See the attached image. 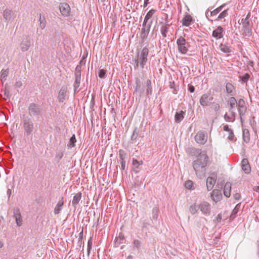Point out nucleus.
I'll return each instance as SVG.
<instances>
[{
	"mask_svg": "<svg viewBox=\"0 0 259 259\" xmlns=\"http://www.w3.org/2000/svg\"><path fill=\"white\" fill-rule=\"evenodd\" d=\"M208 159L206 153L203 152L200 156L193 161V167L197 177L201 178L205 175Z\"/></svg>",
	"mask_w": 259,
	"mask_h": 259,
	"instance_id": "obj_1",
	"label": "nucleus"
},
{
	"mask_svg": "<svg viewBox=\"0 0 259 259\" xmlns=\"http://www.w3.org/2000/svg\"><path fill=\"white\" fill-rule=\"evenodd\" d=\"M149 49L146 47H144L141 51L137 53L133 61L134 62V67L135 69L140 67L144 68L148 61Z\"/></svg>",
	"mask_w": 259,
	"mask_h": 259,
	"instance_id": "obj_2",
	"label": "nucleus"
},
{
	"mask_svg": "<svg viewBox=\"0 0 259 259\" xmlns=\"http://www.w3.org/2000/svg\"><path fill=\"white\" fill-rule=\"evenodd\" d=\"M251 14L249 12L246 16L245 18L241 19V23L242 24V28L246 36L249 37L251 35V28L252 23L250 20Z\"/></svg>",
	"mask_w": 259,
	"mask_h": 259,
	"instance_id": "obj_3",
	"label": "nucleus"
},
{
	"mask_svg": "<svg viewBox=\"0 0 259 259\" xmlns=\"http://www.w3.org/2000/svg\"><path fill=\"white\" fill-rule=\"evenodd\" d=\"M28 112L30 116L37 119L39 118L42 116L41 107L38 104L34 103L29 104L28 107Z\"/></svg>",
	"mask_w": 259,
	"mask_h": 259,
	"instance_id": "obj_4",
	"label": "nucleus"
},
{
	"mask_svg": "<svg viewBox=\"0 0 259 259\" xmlns=\"http://www.w3.org/2000/svg\"><path fill=\"white\" fill-rule=\"evenodd\" d=\"M23 127L27 136L32 134L34 128V125L31 119L28 116L23 119Z\"/></svg>",
	"mask_w": 259,
	"mask_h": 259,
	"instance_id": "obj_5",
	"label": "nucleus"
},
{
	"mask_svg": "<svg viewBox=\"0 0 259 259\" xmlns=\"http://www.w3.org/2000/svg\"><path fill=\"white\" fill-rule=\"evenodd\" d=\"M176 43L179 52L182 54H187L188 51V47L189 45L188 43L186 42V39L181 36L177 39Z\"/></svg>",
	"mask_w": 259,
	"mask_h": 259,
	"instance_id": "obj_6",
	"label": "nucleus"
},
{
	"mask_svg": "<svg viewBox=\"0 0 259 259\" xmlns=\"http://www.w3.org/2000/svg\"><path fill=\"white\" fill-rule=\"evenodd\" d=\"M31 45V42L30 36L28 35H25L23 37L20 44V49L22 52H26L28 50Z\"/></svg>",
	"mask_w": 259,
	"mask_h": 259,
	"instance_id": "obj_7",
	"label": "nucleus"
},
{
	"mask_svg": "<svg viewBox=\"0 0 259 259\" xmlns=\"http://www.w3.org/2000/svg\"><path fill=\"white\" fill-rule=\"evenodd\" d=\"M213 99V97L209 93H206L201 96L199 103L202 107H207L210 105V102Z\"/></svg>",
	"mask_w": 259,
	"mask_h": 259,
	"instance_id": "obj_8",
	"label": "nucleus"
},
{
	"mask_svg": "<svg viewBox=\"0 0 259 259\" xmlns=\"http://www.w3.org/2000/svg\"><path fill=\"white\" fill-rule=\"evenodd\" d=\"M195 141L200 144H204L207 140V134L204 131L198 132L195 137Z\"/></svg>",
	"mask_w": 259,
	"mask_h": 259,
	"instance_id": "obj_9",
	"label": "nucleus"
},
{
	"mask_svg": "<svg viewBox=\"0 0 259 259\" xmlns=\"http://www.w3.org/2000/svg\"><path fill=\"white\" fill-rule=\"evenodd\" d=\"M199 209L201 212L205 215H209L211 212L210 204L206 201H203L200 203L199 205Z\"/></svg>",
	"mask_w": 259,
	"mask_h": 259,
	"instance_id": "obj_10",
	"label": "nucleus"
},
{
	"mask_svg": "<svg viewBox=\"0 0 259 259\" xmlns=\"http://www.w3.org/2000/svg\"><path fill=\"white\" fill-rule=\"evenodd\" d=\"M237 106L241 121L242 122V117L245 114L246 111V107L245 106V103L244 100L240 99L237 102Z\"/></svg>",
	"mask_w": 259,
	"mask_h": 259,
	"instance_id": "obj_11",
	"label": "nucleus"
},
{
	"mask_svg": "<svg viewBox=\"0 0 259 259\" xmlns=\"http://www.w3.org/2000/svg\"><path fill=\"white\" fill-rule=\"evenodd\" d=\"M13 215L15 219L17 226L20 227L23 224V219L20 209L18 207H15L13 209Z\"/></svg>",
	"mask_w": 259,
	"mask_h": 259,
	"instance_id": "obj_12",
	"label": "nucleus"
},
{
	"mask_svg": "<svg viewBox=\"0 0 259 259\" xmlns=\"http://www.w3.org/2000/svg\"><path fill=\"white\" fill-rule=\"evenodd\" d=\"M59 9L61 14L64 17H68L70 15V7L69 5L65 3H61L59 6Z\"/></svg>",
	"mask_w": 259,
	"mask_h": 259,
	"instance_id": "obj_13",
	"label": "nucleus"
},
{
	"mask_svg": "<svg viewBox=\"0 0 259 259\" xmlns=\"http://www.w3.org/2000/svg\"><path fill=\"white\" fill-rule=\"evenodd\" d=\"M210 198L215 203L220 201L222 198L221 191L218 189H214L210 193Z\"/></svg>",
	"mask_w": 259,
	"mask_h": 259,
	"instance_id": "obj_14",
	"label": "nucleus"
},
{
	"mask_svg": "<svg viewBox=\"0 0 259 259\" xmlns=\"http://www.w3.org/2000/svg\"><path fill=\"white\" fill-rule=\"evenodd\" d=\"M118 152L120 163L121 164V169L124 170L125 168V159L127 156V153L122 149H120Z\"/></svg>",
	"mask_w": 259,
	"mask_h": 259,
	"instance_id": "obj_15",
	"label": "nucleus"
},
{
	"mask_svg": "<svg viewBox=\"0 0 259 259\" xmlns=\"http://www.w3.org/2000/svg\"><path fill=\"white\" fill-rule=\"evenodd\" d=\"M224 29L221 26H219L215 29L212 32V36L216 39H221L223 37L224 34L223 33Z\"/></svg>",
	"mask_w": 259,
	"mask_h": 259,
	"instance_id": "obj_16",
	"label": "nucleus"
},
{
	"mask_svg": "<svg viewBox=\"0 0 259 259\" xmlns=\"http://www.w3.org/2000/svg\"><path fill=\"white\" fill-rule=\"evenodd\" d=\"M67 88L65 86H62L59 92L58 99L59 103H63L65 100Z\"/></svg>",
	"mask_w": 259,
	"mask_h": 259,
	"instance_id": "obj_17",
	"label": "nucleus"
},
{
	"mask_svg": "<svg viewBox=\"0 0 259 259\" xmlns=\"http://www.w3.org/2000/svg\"><path fill=\"white\" fill-rule=\"evenodd\" d=\"M241 167L242 170L246 174H249L251 171V167L247 158H243L241 161Z\"/></svg>",
	"mask_w": 259,
	"mask_h": 259,
	"instance_id": "obj_18",
	"label": "nucleus"
},
{
	"mask_svg": "<svg viewBox=\"0 0 259 259\" xmlns=\"http://www.w3.org/2000/svg\"><path fill=\"white\" fill-rule=\"evenodd\" d=\"M187 152L191 156H199L202 155L205 151H201V149L195 148H188L187 149Z\"/></svg>",
	"mask_w": 259,
	"mask_h": 259,
	"instance_id": "obj_19",
	"label": "nucleus"
},
{
	"mask_svg": "<svg viewBox=\"0 0 259 259\" xmlns=\"http://www.w3.org/2000/svg\"><path fill=\"white\" fill-rule=\"evenodd\" d=\"M159 214V209L157 206H155L152 210V213L150 215V220L152 221V224H154L156 222Z\"/></svg>",
	"mask_w": 259,
	"mask_h": 259,
	"instance_id": "obj_20",
	"label": "nucleus"
},
{
	"mask_svg": "<svg viewBox=\"0 0 259 259\" xmlns=\"http://www.w3.org/2000/svg\"><path fill=\"white\" fill-rule=\"evenodd\" d=\"M151 23L152 21H151L150 23L148 24L147 26L143 27V28H142L140 36L141 38L143 40L147 37V36L150 30Z\"/></svg>",
	"mask_w": 259,
	"mask_h": 259,
	"instance_id": "obj_21",
	"label": "nucleus"
},
{
	"mask_svg": "<svg viewBox=\"0 0 259 259\" xmlns=\"http://www.w3.org/2000/svg\"><path fill=\"white\" fill-rule=\"evenodd\" d=\"M216 182V179L212 177H208L206 179V187L208 191H210L213 188Z\"/></svg>",
	"mask_w": 259,
	"mask_h": 259,
	"instance_id": "obj_22",
	"label": "nucleus"
},
{
	"mask_svg": "<svg viewBox=\"0 0 259 259\" xmlns=\"http://www.w3.org/2000/svg\"><path fill=\"white\" fill-rule=\"evenodd\" d=\"M64 197H61L54 208V212L55 214H58L60 212V211L62 209V207L64 205Z\"/></svg>",
	"mask_w": 259,
	"mask_h": 259,
	"instance_id": "obj_23",
	"label": "nucleus"
},
{
	"mask_svg": "<svg viewBox=\"0 0 259 259\" xmlns=\"http://www.w3.org/2000/svg\"><path fill=\"white\" fill-rule=\"evenodd\" d=\"M226 90L228 94L230 96H233L236 94L235 87L230 82H227L226 84Z\"/></svg>",
	"mask_w": 259,
	"mask_h": 259,
	"instance_id": "obj_24",
	"label": "nucleus"
},
{
	"mask_svg": "<svg viewBox=\"0 0 259 259\" xmlns=\"http://www.w3.org/2000/svg\"><path fill=\"white\" fill-rule=\"evenodd\" d=\"M160 23L162 24L160 27V32L162 36L163 37H166L167 36L166 34L169 28L170 24H169L167 22L165 23L161 22Z\"/></svg>",
	"mask_w": 259,
	"mask_h": 259,
	"instance_id": "obj_25",
	"label": "nucleus"
},
{
	"mask_svg": "<svg viewBox=\"0 0 259 259\" xmlns=\"http://www.w3.org/2000/svg\"><path fill=\"white\" fill-rule=\"evenodd\" d=\"M185 112L182 110L177 112L175 115V121L177 123L181 122L184 118Z\"/></svg>",
	"mask_w": 259,
	"mask_h": 259,
	"instance_id": "obj_26",
	"label": "nucleus"
},
{
	"mask_svg": "<svg viewBox=\"0 0 259 259\" xmlns=\"http://www.w3.org/2000/svg\"><path fill=\"white\" fill-rule=\"evenodd\" d=\"M231 184L230 182H227L224 188V195L227 198H229L231 195Z\"/></svg>",
	"mask_w": 259,
	"mask_h": 259,
	"instance_id": "obj_27",
	"label": "nucleus"
},
{
	"mask_svg": "<svg viewBox=\"0 0 259 259\" xmlns=\"http://www.w3.org/2000/svg\"><path fill=\"white\" fill-rule=\"evenodd\" d=\"M81 192H79L76 193L73 197L72 201V205L74 207H76V205L79 203V201L81 199Z\"/></svg>",
	"mask_w": 259,
	"mask_h": 259,
	"instance_id": "obj_28",
	"label": "nucleus"
},
{
	"mask_svg": "<svg viewBox=\"0 0 259 259\" xmlns=\"http://www.w3.org/2000/svg\"><path fill=\"white\" fill-rule=\"evenodd\" d=\"M192 21V17L190 15L187 14L183 18L182 22L183 25L185 26H189L191 24Z\"/></svg>",
	"mask_w": 259,
	"mask_h": 259,
	"instance_id": "obj_29",
	"label": "nucleus"
},
{
	"mask_svg": "<svg viewBox=\"0 0 259 259\" xmlns=\"http://www.w3.org/2000/svg\"><path fill=\"white\" fill-rule=\"evenodd\" d=\"M141 83L140 80L137 78L136 79V88L135 91L139 92V95L141 97L144 92V90L142 88L141 89Z\"/></svg>",
	"mask_w": 259,
	"mask_h": 259,
	"instance_id": "obj_30",
	"label": "nucleus"
},
{
	"mask_svg": "<svg viewBox=\"0 0 259 259\" xmlns=\"http://www.w3.org/2000/svg\"><path fill=\"white\" fill-rule=\"evenodd\" d=\"M146 95L147 96H151L152 94L153 89L151 84V81L150 79H147L146 82Z\"/></svg>",
	"mask_w": 259,
	"mask_h": 259,
	"instance_id": "obj_31",
	"label": "nucleus"
},
{
	"mask_svg": "<svg viewBox=\"0 0 259 259\" xmlns=\"http://www.w3.org/2000/svg\"><path fill=\"white\" fill-rule=\"evenodd\" d=\"M143 163V162L142 160L138 161V160L133 158L132 160V164L134 166V171L136 174H137L138 172V171L136 170V169H139V166L141 165H142Z\"/></svg>",
	"mask_w": 259,
	"mask_h": 259,
	"instance_id": "obj_32",
	"label": "nucleus"
},
{
	"mask_svg": "<svg viewBox=\"0 0 259 259\" xmlns=\"http://www.w3.org/2000/svg\"><path fill=\"white\" fill-rule=\"evenodd\" d=\"M243 141L246 143H248L250 141V133L249 132V130L246 128L243 129Z\"/></svg>",
	"mask_w": 259,
	"mask_h": 259,
	"instance_id": "obj_33",
	"label": "nucleus"
},
{
	"mask_svg": "<svg viewBox=\"0 0 259 259\" xmlns=\"http://www.w3.org/2000/svg\"><path fill=\"white\" fill-rule=\"evenodd\" d=\"M9 70L7 68L6 69H3L1 72V79L2 82L7 79V77L9 75Z\"/></svg>",
	"mask_w": 259,
	"mask_h": 259,
	"instance_id": "obj_34",
	"label": "nucleus"
},
{
	"mask_svg": "<svg viewBox=\"0 0 259 259\" xmlns=\"http://www.w3.org/2000/svg\"><path fill=\"white\" fill-rule=\"evenodd\" d=\"M12 11L8 9H6L3 12V17L5 21H9L11 19Z\"/></svg>",
	"mask_w": 259,
	"mask_h": 259,
	"instance_id": "obj_35",
	"label": "nucleus"
},
{
	"mask_svg": "<svg viewBox=\"0 0 259 259\" xmlns=\"http://www.w3.org/2000/svg\"><path fill=\"white\" fill-rule=\"evenodd\" d=\"M80 80L81 77H75V81L73 85L74 93L78 92V91H77V89L80 86Z\"/></svg>",
	"mask_w": 259,
	"mask_h": 259,
	"instance_id": "obj_36",
	"label": "nucleus"
},
{
	"mask_svg": "<svg viewBox=\"0 0 259 259\" xmlns=\"http://www.w3.org/2000/svg\"><path fill=\"white\" fill-rule=\"evenodd\" d=\"M76 142L75 136L73 134L72 137L70 138L69 141L67 144V147L68 148H72L74 147L75 146V143Z\"/></svg>",
	"mask_w": 259,
	"mask_h": 259,
	"instance_id": "obj_37",
	"label": "nucleus"
},
{
	"mask_svg": "<svg viewBox=\"0 0 259 259\" xmlns=\"http://www.w3.org/2000/svg\"><path fill=\"white\" fill-rule=\"evenodd\" d=\"M240 206H241V203H238L236 206L235 207H234V208L233 209L232 212H231V214L230 215V218H232V219H234L236 217V214L238 213L240 208Z\"/></svg>",
	"mask_w": 259,
	"mask_h": 259,
	"instance_id": "obj_38",
	"label": "nucleus"
},
{
	"mask_svg": "<svg viewBox=\"0 0 259 259\" xmlns=\"http://www.w3.org/2000/svg\"><path fill=\"white\" fill-rule=\"evenodd\" d=\"M226 6V4H223L221 6L219 7L215 10L210 12V15L211 16H213L217 15L218 13H219L222 9Z\"/></svg>",
	"mask_w": 259,
	"mask_h": 259,
	"instance_id": "obj_39",
	"label": "nucleus"
},
{
	"mask_svg": "<svg viewBox=\"0 0 259 259\" xmlns=\"http://www.w3.org/2000/svg\"><path fill=\"white\" fill-rule=\"evenodd\" d=\"M237 101L234 97H231L229 100V104L230 106V111H231L236 105H237Z\"/></svg>",
	"mask_w": 259,
	"mask_h": 259,
	"instance_id": "obj_40",
	"label": "nucleus"
},
{
	"mask_svg": "<svg viewBox=\"0 0 259 259\" xmlns=\"http://www.w3.org/2000/svg\"><path fill=\"white\" fill-rule=\"evenodd\" d=\"M139 130L138 128L137 127H135L133 132V134L131 137V141H132V143L137 139L139 135Z\"/></svg>",
	"mask_w": 259,
	"mask_h": 259,
	"instance_id": "obj_41",
	"label": "nucleus"
},
{
	"mask_svg": "<svg viewBox=\"0 0 259 259\" xmlns=\"http://www.w3.org/2000/svg\"><path fill=\"white\" fill-rule=\"evenodd\" d=\"M39 26L41 29H44L46 25V19L44 16H41V14H40L39 15Z\"/></svg>",
	"mask_w": 259,
	"mask_h": 259,
	"instance_id": "obj_42",
	"label": "nucleus"
},
{
	"mask_svg": "<svg viewBox=\"0 0 259 259\" xmlns=\"http://www.w3.org/2000/svg\"><path fill=\"white\" fill-rule=\"evenodd\" d=\"M220 50L221 51L225 53H229L232 52L231 50L229 47L223 45L222 44H221L220 45Z\"/></svg>",
	"mask_w": 259,
	"mask_h": 259,
	"instance_id": "obj_43",
	"label": "nucleus"
},
{
	"mask_svg": "<svg viewBox=\"0 0 259 259\" xmlns=\"http://www.w3.org/2000/svg\"><path fill=\"white\" fill-rule=\"evenodd\" d=\"M199 209V206H197L196 204H193L191 205L189 208V211L192 214H195Z\"/></svg>",
	"mask_w": 259,
	"mask_h": 259,
	"instance_id": "obj_44",
	"label": "nucleus"
},
{
	"mask_svg": "<svg viewBox=\"0 0 259 259\" xmlns=\"http://www.w3.org/2000/svg\"><path fill=\"white\" fill-rule=\"evenodd\" d=\"M81 66L80 65H77L75 70L74 75L75 77H81Z\"/></svg>",
	"mask_w": 259,
	"mask_h": 259,
	"instance_id": "obj_45",
	"label": "nucleus"
},
{
	"mask_svg": "<svg viewBox=\"0 0 259 259\" xmlns=\"http://www.w3.org/2000/svg\"><path fill=\"white\" fill-rule=\"evenodd\" d=\"M228 9H226L224 10L223 12H222L218 16L217 19H215V20H221L223 18H224L227 16H228Z\"/></svg>",
	"mask_w": 259,
	"mask_h": 259,
	"instance_id": "obj_46",
	"label": "nucleus"
},
{
	"mask_svg": "<svg viewBox=\"0 0 259 259\" xmlns=\"http://www.w3.org/2000/svg\"><path fill=\"white\" fill-rule=\"evenodd\" d=\"M250 78V75L249 73H246L242 76H240L239 78L242 80V81L244 83L247 82L248 79Z\"/></svg>",
	"mask_w": 259,
	"mask_h": 259,
	"instance_id": "obj_47",
	"label": "nucleus"
},
{
	"mask_svg": "<svg viewBox=\"0 0 259 259\" xmlns=\"http://www.w3.org/2000/svg\"><path fill=\"white\" fill-rule=\"evenodd\" d=\"M228 139L229 140L232 142H235L236 141V138L235 137L234 132L232 130L229 132V136L228 137Z\"/></svg>",
	"mask_w": 259,
	"mask_h": 259,
	"instance_id": "obj_48",
	"label": "nucleus"
},
{
	"mask_svg": "<svg viewBox=\"0 0 259 259\" xmlns=\"http://www.w3.org/2000/svg\"><path fill=\"white\" fill-rule=\"evenodd\" d=\"M92 245H93L92 238L90 237V239L88 240V241L87 251H88V255H89V254L90 253L91 250L92 248Z\"/></svg>",
	"mask_w": 259,
	"mask_h": 259,
	"instance_id": "obj_49",
	"label": "nucleus"
},
{
	"mask_svg": "<svg viewBox=\"0 0 259 259\" xmlns=\"http://www.w3.org/2000/svg\"><path fill=\"white\" fill-rule=\"evenodd\" d=\"M98 76L101 78H105L106 77V70L104 69H100L98 72Z\"/></svg>",
	"mask_w": 259,
	"mask_h": 259,
	"instance_id": "obj_50",
	"label": "nucleus"
},
{
	"mask_svg": "<svg viewBox=\"0 0 259 259\" xmlns=\"http://www.w3.org/2000/svg\"><path fill=\"white\" fill-rule=\"evenodd\" d=\"M156 12V10L155 9H151L146 14L145 18H146V19L149 20L152 16L154 15V14Z\"/></svg>",
	"mask_w": 259,
	"mask_h": 259,
	"instance_id": "obj_51",
	"label": "nucleus"
},
{
	"mask_svg": "<svg viewBox=\"0 0 259 259\" xmlns=\"http://www.w3.org/2000/svg\"><path fill=\"white\" fill-rule=\"evenodd\" d=\"M150 226V224L149 223V221L147 219H145L142 221V229L143 230L144 229H147L149 226Z\"/></svg>",
	"mask_w": 259,
	"mask_h": 259,
	"instance_id": "obj_52",
	"label": "nucleus"
},
{
	"mask_svg": "<svg viewBox=\"0 0 259 259\" xmlns=\"http://www.w3.org/2000/svg\"><path fill=\"white\" fill-rule=\"evenodd\" d=\"M193 182L192 181L188 180L185 182V186L186 188L189 189H193Z\"/></svg>",
	"mask_w": 259,
	"mask_h": 259,
	"instance_id": "obj_53",
	"label": "nucleus"
},
{
	"mask_svg": "<svg viewBox=\"0 0 259 259\" xmlns=\"http://www.w3.org/2000/svg\"><path fill=\"white\" fill-rule=\"evenodd\" d=\"M134 247L139 249L141 245V242L139 240H135L133 242Z\"/></svg>",
	"mask_w": 259,
	"mask_h": 259,
	"instance_id": "obj_54",
	"label": "nucleus"
},
{
	"mask_svg": "<svg viewBox=\"0 0 259 259\" xmlns=\"http://www.w3.org/2000/svg\"><path fill=\"white\" fill-rule=\"evenodd\" d=\"M224 119L228 122H233L235 120V117H230L227 114V113L225 114Z\"/></svg>",
	"mask_w": 259,
	"mask_h": 259,
	"instance_id": "obj_55",
	"label": "nucleus"
},
{
	"mask_svg": "<svg viewBox=\"0 0 259 259\" xmlns=\"http://www.w3.org/2000/svg\"><path fill=\"white\" fill-rule=\"evenodd\" d=\"M212 107L215 112H218L220 109V105L218 103L213 102L212 103Z\"/></svg>",
	"mask_w": 259,
	"mask_h": 259,
	"instance_id": "obj_56",
	"label": "nucleus"
},
{
	"mask_svg": "<svg viewBox=\"0 0 259 259\" xmlns=\"http://www.w3.org/2000/svg\"><path fill=\"white\" fill-rule=\"evenodd\" d=\"M116 241L119 240V244L122 243V241L124 239V236L122 233H120L119 236L116 238Z\"/></svg>",
	"mask_w": 259,
	"mask_h": 259,
	"instance_id": "obj_57",
	"label": "nucleus"
},
{
	"mask_svg": "<svg viewBox=\"0 0 259 259\" xmlns=\"http://www.w3.org/2000/svg\"><path fill=\"white\" fill-rule=\"evenodd\" d=\"M175 86V82L174 81L169 82V87L170 89H173L174 90V91L173 92V93H174V94H177V92H176L177 90Z\"/></svg>",
	"mask_w": 259,
	"mask_h": 259,
	"instance_id": "obj_58",
	"label": "nucleus"
},
{
	"mask_svg": "<svg viewBox=\"0 0 259 259\" xmlns=\"http://www.w3.org/2000/svg\"><path fill=\"white\" fill-rule=\"evenodd\" d=\"M4 95L8 98H10L11 96V95L10 94L9 90L8 89H7L6 88H5V89Z\"/></svg>",
	"mask_w": 259,
	"mask_h": 259,
	"instance_id": "obj_59",
	"label": "nucleus"
},
{
	"mask_svg": "<svg viewBox=\"0 0 259 259\" xmlns=\"http://www.w3.org/2000/svg\"><path fill=\"white\" fill-rule=\"evenodd\" d=\"M15 86L16 88H20L22 86V82L21 81H17L16 82Z\"/></svg>",
	"mask_w": 259,
	"mask_h": 259,
	"instance_id": "obj_60",
	"label": "nucleus"
},
{
	"mask_svg": "<svg viewBox=\"0 0 259 259\" xmlns=\"http://www.w3.org/2000/svg\"><path fill=\"white\" fill-rule=\"evenodd\" d=\"M222 218V214L219 213L218 214L217 218H216V222L217 223H219L221 222Z\"/></svg>",
	"mask_w": 259,
	"mask_h": 259,
	"instance_id": "obj_61",
	"label": "nucleus"
},
{
	"mask_svg": "<svg viewBox=\"0 0 259 259\" xmlns=\"http://www.w3.org/2000/svg\"><path fill=\"white\" fill-rule=\"evenodd\" d=\"M188 90L190 93H193L195 91V87L192 85H189Z\"/></svg>",
	"mask_w": 259,
	"mask_h": 259,
	"instance_id": "obj_62",
	"label": "nucleus"
},
{
	"mask_svg": "<svg viewBox=\"0 0 259 259\" xmlns=\"http://www.w3.org/2000/svg\"><path fill=\"white\" fill-rule=\"evenodd\" d=\"M241 198V195L239 193H236L234 195V198L235 200H239Z\"/></svg>",
	"mask_w": 259,
	"mask_h": 259,
	"instance_id": "obj_63",
	"label": "nucleus"
},
{
	"mask_svg": "<svg viewBox=\"0 0 259 259\" xmlns=\"http://www.w3.org/2000/svg\"><path fill=\"white\" fill-rule=\"evenodd\" d=\"M77 244H78V245L79 247H81L82 245H83V244H84V242H83V239H78Z\"/></svg>",
	"mask_w": 259,
	"mask_h": 259,
	"instance_id": "obj_64",
	"label": "nucleus"
}]
</instances>
